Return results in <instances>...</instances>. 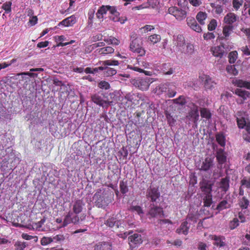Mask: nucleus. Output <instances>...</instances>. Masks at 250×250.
Instances as JSON below:
<instances>
[{"label":"nucleus","instance_id":"f257e3e1","mask_svg":"<svg viewBox=\"0 0 250 250\" xmlns=\"http://www.w3.org/2000/svg\"><path fill=\"white\" fill-rule=\"evenodd\" d=\"M84 206L85 203L82 200L78 199L73 202V212L69 211L65 216L62 226L65 227L70 223L78 224L83 221L84 219L85 216L83 215L79 216L78 214L83 211Z\"/></svg>","mask_w":250,"mask_h":250},{"label":"nucleus","instance_id":"f03ea898","mask_svg":"<svg viewBox=\"0 0 250 250\" xmlns=\"http://www.w3.org/2000/svg\"><path fill=\"white\" fill-rule=\"evenodd\" d=\"M91 98L93 102L103 107H108L112 103L108 100L107 97L100 92L92 95Z\"/></svg>","mask_w":250,"mask_h":250},{"label":"nucleus","instance_id":"7ed1b4c3","mask_svg":"<svg viewBox=\"0 0 250 250\" xmlns=\"http://www.w3.org/2000/svg\"><path fill=\"white\" fill-rule=\"evenodd\" d=\"M151 83L152 81L150 79L148 78L138 79L137 80H134L132 81V84L136 87H138L142 90H147Z\"/></svg>","mask_w":250,"mask_h":250},{"label":"nucleus","instance_id":"20e7f679","mask_svg":"<svg viewBox=\"0 0 250 250\" xmlns=\"http://www.w3.org/2000/svg\"><path fill=\"white\" fill-rule=\"evenodd\" d=\"M170 14L173 15L177 20L182 21L187 16V12L177 7H170L168 9Z\"/></svg>","mask_w":250,"mask_h":250},{"label":"nucleus","instance_id":"39448f33","mask_svg":"<svg viewBox=\"0 0 250 250\" xmlns=\"http://www.w3.org/2000/svg\"><path fill=\"white\" fill-rule=\"evenodd\" d=\"M107 226L110 228H113L114 226L116 227V229H119V231L121 232L124 231V224L120 221L118 220L114 217H111L108 218L104 223Z\"/></svg>","mask_w":250,"mask_h":250},{"label":"nucleus","instance_id":"423d86ee","mask_svg":"<svg viewBox=\"0 0 250 250\" xmlns=\"http://www.w3.org/2000/svg\"><path fill=\"white\" fill-rule=\"evenodd\" d=\"M160 194L157 188L150 187L146 190V197L147 199H150L152 202H156V200L160 197Z\"/></svg>","mask_w":250,"mask_h":250},{"label":"nucleus","instance_id":"0eeeda50","mask_svg":"<svg viewBox=\"0 0 250 250\" xmlns=\"http://www.w3.org/2000/svg\"><path fill=\"white\" fill-rule=\"evenodd\" d=\"M213 166V159L208 157L206 158L201 165L198 166V169L202 171H208Z\"/></svg>","mask_w":250,"mask_h":250},{"label":"nucleus","instance_id":"6e6552de","mask_svg":"<svg viewBox=\"0 0 250 250\" xmlns=\"http://www.w3.org/2000/svg\"><path fill=\"white\" fill-rule=\"evenodd\" d=\"M240 113L237 114V123L239 128H245L246 130L250 129V122L247 118L243 117Z\"/></svg>","mask_w":250,"mask_h":250},{"label":"nucleus","instance_id":"1a4fd4ad","mask_svg":"<svg viewBox=\"0 0 250 250\" xmlns=\"http://www.w3.org/2000/svg\"><path fill=\"white\" fill-rule=\"evenodd\" d=\"M187 118L193 122L195 125H197L199 118L198 106L194 105L191 108V110L189 112L188 115H187Z\"/></svg>","mask_w":250,"mask_h":250},{"label":"nucleus","instance_id":"9d476101","mask_svg":"<svg viewBox=\"0 0 250 250\" xmlns=\"http://www.w3.org/2000/svg\"><path fill=\"white\" fill-rule=\"evenodd\" d=\"M128 241L130 247L132 249L135 248L137 245L142 243L141 235L135 233L128 237Z\"/></svg>","mask_w":250,"mask_h":250},{"label":"nucleus","instance_id":"9b49d317","mask_svg":"<svg viewBox=\"0 0 250 250\" xmlns=\"http://www.w3.org/2000/svg\"><path fill=\"white\" fill-rule=\"evenodd\" d=\"M225 47L224 44L217 46L212 49V54L216 57L221 58L224 55L227 54V51L225 50Z\"/></svg>","mask_w":250,"mask_h":250},{"label":"nucleus","instance_id":"f8f14e48","mask_svg":"<svg viewBox=\"0 0 250 250\" xmlns=\"http://www.w3.org/2000/svg\"><path fill=\"white\" fill-rule=\"evenodd\" d=\"M187 23L188 26L194 31L200 33L202 31L200 26L197 23L195 19L193 17H188L187 19Z\"/></svg>","mask_w":250,"mask_h":250},{"label":"nucleus","instance_id":"ddd939ff","mask_svg":"<svg viewBox=\"0 0 250 250\" xmlns=\"http://www.w3.org/2000/svg\"><path fill=\"white\" fill-rule=\"evenodd\" d=\"M174 44L176 46L177 50L180 52L185 46V40L182 35H178L174 40Z\"/></svg>","mask_w":250,"mask_h":250},{"label":"nucleus","instance_id":"4468645a","mask_svg":"<svg viewBox=\"0 0 250 250\" xmlns=\"http://www.w3.org/2000/svg\"><path fill=\"white\" fill-rule=\"evenodd\" d=\"M148 214L151 217H162L164 215L163 208L157 206L151 207L149 209Z\"/></svg>","mask_w":250,"mask_h":250},{"label":"nucleus","instance_id":"2eb2a0df","mask_svg":"<svg viewBox=\"0 0 250 250\" xmlns=\"http://www.w3.org/2000/svg\"><path fill=\"white\" fill-rule=\"evenodd\" d=\"M93 198L95 200L96 205L98 208H104L107 205V203L105 201L104 196L96 193L94 194Z\"/></svg>","mask_w":250,"mask_h":250},{"label":"nucleus","instance_id":"dca6fc26","mask_svg":"<svg viewBox=\"0 0 250 250\" xmlns=\"http://www.w3.org/2000/svg\"><path fill=\"white\" fill-rule=\"evenodd\" d=\"M200 188L202 191L204 192L207 194H211L212 191V184L210 181L203 180L200 183Z\"/></svg>","mask_w":250,"mask_h":250},{"label":"nucleus","instance_id":"f3484780","mask_svg":"<svg viewBox=\"0 0 250 250\" xmlns=\"http://www.w3.org/2000/svg\"><path fill=\"white\" fill-rule=\"evenodd\" d=\"M216 157L219 164H224L227 161L226 154L222 148L217 150Z\"/></svg>","mask_w":250,"mask_h":250},{"label":"nucleus","instance_id":"a211bd4d","mask_svg":"<svg viewBox=\"0 0 250 250\" xmlns=\"http://www.w3.org/2000/svg\"><path fill=\"white\" fill-rule=\"evenodd\" d=\"M76 22V18L74 15L66 18L59 23V25H62L65 26H71Z\"/></svg>","mask_w":250,"mask_h":250},{"label":"nucleus","instance_id":"6ab92c4d","mask_svg":"<svg viewBox=\"0 0 250 250\" xmlns=\"http://www.w3.org/2000/svg\"><path fill=\"white\" fill-rule=\"evenodd\" d=\"M237 17L233 13H229L224 17V22L229 25H232L237 21Z\"/></svg>","mask_w":250,"mask_h":250},{"label":"nucleus","instance_id":"aec40b11","mask_svg":"<svg viewBox=\"0 0 250 250\" xmlns=\"http://www.w3.org/2000/svg\"><path fill=\"white\" fill-rule=\"evenodd\" d=\"M229 178L226 177L222 178L219 183V187L222 189L223 191L226 192L228 190L229 187Z\"/></svg>","mask_w":250,"mask_h":250},{"label":"nucleus","instance_id":"412c9836","mask_svg":"<svg viewBox=\"0 0 250 250\" xmlns=\"http://www.w3.org/2000/svg\"><path fill=\"white\" fill-rule=\"evenodd\" d=\"M235 93L242 98V99L241 100V102H239L240 104H242L243 101L246 100L247 98L249 97L250 95L249 92L246 90H243L241 89H237L235 90Z\"/></svg>","mask_w":250,"mask_h":250},{"label":"nucleus","instance_id":"4be33fe9","mask_svg":"<svg viewBox=\"0 0 250 250\" xmlns=\"http://www.w3.org/2000/svg\"><path fill=\"white\" fill-rule=\"evenodd\" d=\"M194 52V46L190 43H188L184 47V49L182 50H181L180 52L183 54L186 55L187 56L191 55Z\"/></svg>","mask_w":250,"mask_h":250},{"label":"nucleus","instance_id":"5701e85b","mask_svg":"<svg viewBox=\"0 0 250 250\" xmlns=\"http://www.w3.org/2000/svg\"><path fill=\"white\" fill-rule=\"evenodd\" d=\"M189 227L188 226V222L185 221L182 223L180 227L176 229V232L180 234L183 233L184 235H187L188 232Z\"/></svg>","mask_w":250,"mask_h":250},{"label":"nucleus","instance_id":"b1692460","mask_svg":"<svg viewBox=\"0 0 250 250\" xmlns=\"http://www.w3.org/2000/svg\"><path fill=\"white\" fill-rule=\"evenodd\" d=\"M216 83L209 76L205 77L204 86L206 89H212L214 87Z\"/></svg>","mask_w":250,"mask_h":250},{"label":"nucleus","instance_id":"393cba45","mask_svg":"<svg viewBox=\"0 0 250 250\" xmlns=\"http://www.w3.org/2000/svg\"><path fill=\"white\" fill-rule=\"evenodd\" d=\"M209 237L215 241L213 243L214 245L219 247H223L225 245V242L222 240L221 237L217 236L216 235H210Z\"/></svg>","mask_w":250,"mask_h":250},{"label":"nucleus","instance_id":"a878e982","mask_svg":"<svg viewBox=\"0 0 250 250\" xmlns=\"http://www.w3.org/2000/svg\"><path fill=\"white\" fill-rule=\"evenodd\" d=\"M231 207V202L223 200L217 205L216 209L219 211L229 208Z\"/></svg>","mask_w":250,"mask_h":250},{"label":"nucleus","instance_id":"bb28decb","mask_svg":"<svg viewBox=\"0 0 250 250\" xmlns=\"http://www.w3.org/2000/svg\"><path fill=\"white\" fill-rule=\"evenodd\" d=\"M196 19L201 25L205 24L204 21L207 18V14L205 12H199L196 15Z\"/></svg>","mask_w":250,"mask_h":250},{"label":"nucleus","instance_id":"cd10ccee","mask_svg":"<svg viewBox=\"0 0 250 250\" xmlns=\"http://www.w3.org/2000/svg\"><path fill=\"white\" fill-rule=\"evenodd\" d=\"M233 29V26L232 25H225L223 27V34L225 38L229 37Z\"/></svg>","mask_w":250,"mask_h":250},{"label":"nucleus","instance_id":"c85d7f7f","mask_svg":"<svg viewBox=\"0 0 250 250\" xmlns=\"http://www.w3.org/2000/svg\"><path fill=\"white\" fill-rule=\"evenodd\" d=\"M28 246V244L25 242L17 241L14 245L15 250H24Z\"/></svg>","mask_w":250,"mask_h":250},{"label":"nucleus","instance_id":"c756f323","mask_svg":"<svg viewBox=\"0 0 250 250\" xmlns=\"http://www.w3.org/2000/svg\"><path fill=\"white\" fill-rule=\"evenodd\" d=\"M98 51L100 54H107L113 53L114 49L110 46H107L100 48Z\"/></svg>","mask_w":250,"mask_h":250},{"label":"nucleus","instance_id":"7c9ffc66","mask_svg":"<svg viewBox=\"0 0 250 250\" xmlns=\"http://www.w3.org/2000/svg\"><path fill=\"white\" fill-rule=\"evenodd\" d=\"M204 206L205 207H209L212 203L211 194H207L203 199Z\"/></svg>","mask_w":250,"mask_h":250},{"label":"nucleus","instance_id":"2f4dec72","mask_svg":"<svg viewBox=\"0 0 250 250\" xmlns=\"http://www.w3.org/2000/svg\"><path fill=\"white\" fill-rule=\"evenodd\" d=\"M236 85L239 87H245L248 89H250V82L239 80L236 81Z\"/></svg>","mask_w":250,"mask_h":250},{"label":"nucleus","instance_id":"473e14b6","mask_svg":"<svg viewBox=\"0 0 250 250\" xmlns=\"http://www.w3.org/2000/svg\"><path fill=\"white\" fill-rule=\"evenodd\" d=\"M201 116L202 118H206L208 120L211 118V114L210 111L207 108H202L200 109Z\"/></svg>","mask_w":250,"mask_h":250},{"label":"nucleus","instance_id":"72a5a7b5","mask_svg":"<svg viewBox=\"0 0 250 250\" xmlns=\"http://www.w3.org/2000/svg\"><path fill=\"white\" fill-rule=\"evenodd\" d=\"M165 115H166V118L167 120V122H168V124H169V125L170 126H173L176 121V120L175 118H174L171 115L170 113H169V112H168L167 111H166L165 112Z\"/></svg>","mask_w":250,"mask_h":250},{"label":"nucleus","instance_id":"f704fd0d","mask_svg":"<svg viewBox=\"0 0 250 250\" xmlns=\"http://www.w3.org/2000/svg\"><path fill=\"white\" fill-rule=\"evenodd\" d=\"M117 73L116 70L112 68L108 67L107 66L105 67L104 71V75L106 77L113 76Z\"/></svg>","mask_w":250,"mask_h":250},{"label":"nucleus","instance_id":"c9c22d12","mask_svg":"<svg viewBox=\"0 0 250 250\" xmlns=\"http://www.w3.org/2000/svg\"><path fill=\"white\" fill-rule=\"evenodd\" d=\"M249 200L245 197H243L239 201V205L241 208H247L249 205Z\"/></svg>","mask_w":250,"mask_h":250},{"label":"nucleus","instance_id":"e433bc0d","mask_svg":"<svg viewBox=\"0 0 250 250\" xmlns=\"http://www.w3.org/2000/svg\"><path fill=\"white\" fill-rule=\"evenodd\" d=\"M141 46L139 44V40H134L131 41L130 44V49L133 51L135 52L136 49H138Z\"/></svg>","mask_w":250,"mask_h":250},{"label":"nucleus","instance_id":"4c0bfd02","mask_svg":"<svg viewBox=\"0 0 250 250\" xmlns=\"http://www.w3.org/2000/svg\"><path fill=\"white\" fill-rule=\"evenodd\" d=\"M161 36L159 35L154 34L149 36L148 40L153 44L156 43L161 41Z\"/></svg>","mask_w":250,"mask_h":250},{"label":"nucleus","instance_id":"58836bf2","mask_svg":"<svg viewBox=\"0 0 250 250\" xmlns=\"http://www.w3.org/2000/svg\"><path fill=\"white\" fill-rule=\"evenodd\" d=\"M120 191L123 194H125L128 191V188L126 182L123 181L120 183Z\"/></svg>","mask_w":250,"mask_h":250},{"label":"nucleus","instance_id":"ea45409f","mask_svg":"<svg viewBox=\"0 0 250 250\" xmlns=\"http://www.w3.org/2000/svg\"><path fill=\"white\" fill-rule=\"evenodd\" d=\"M226 70L228 73L233 75H236L238 73V71L235 68V66L234 65L227 66L226 67Z\"/></svg>","mask_w":250,"mask_h":250},{"label":"nucleus","instance_id":"a19ab883","mask_svg":"<svg viewBox=\"0 0 250 250\" xmlns=\"http://www.w3.org/2000/svg\"><path fill=\"white\" fill-rule=\"evenodd\" d=\"M216 140L218 143L222 146L225 145V139L222 134H218L216 135Z\"/></svg>","mask_w":250,"mask_h":250},{"label":"nucleus","instance_id":"79ce46f5","mask_svg":"<svg viewBox=\"0 0 250 250\" xmlns=\"http://www.w3.org/2000/svg\"><path fill=\"white\" fill-rule=\"evenodd\" d=\"M237 58V53L236 51H232L229 53V62L230 63H233Z\"/></svg>","mask_w":250,"mask_h":250},{"label":"nucleus","instance_id":"37998d69","mask_svg":"<svg viewBox=\"0 0 250 250\" xmlns=\"http://www.w3.org/2000/svg\"><path fill=\"white\" fill-rule=\"evenodd\" d=\"M98 87L101 89H104L105 90H107L110 88V86L109 83L104 81H101L98 83Z\"/></svg>","mask_w":250,"mask_h":250},{"label":"nucleus","instance_id":"c03bdc74","mask_svg":"<svg viewBox=\"0 0 250 250\" xmlns=\"http://www.w3.org/2000/svg\"><path fill=\"white\" fill-rule=\"evenodd\" d=\"M239 225V220L238 218H235L229 223V228L231 229H233Z\"/></svg>","mask_w":250,"mask_h":250},{"label":"nucleus","instance_id":"a18cd8bd","mask_svg":"<svg viewBox=\"0 0 250 250\" xmlns=\"http://www.w3.org/2000/svg\"><path fill=\"white\" fill-rule=\"evenodd\" d=\"M119 62L116 60H106L103 62V65L104 66L118 65Z\"/></svg>","mask_w":250,"mask_h":250},{"label":"nucleus","instance_id":"49530a36","mask_svg":"<svg viewBox=\"0 0 250 250\" xmlns=\"http://www.w3.org/2000/svg\"><path fill=\"white\" fill-rule=\"evenodd\" d=\"M64 239L65 237L62 234L57 235L52 238L53 242L60 243L63 242L64 240Z\"/></svg>","mask_w":250,"mask_h":250},{"label":"nucleus","instance_id":"de8ad7c7","mask_svg":"<svg viewBox=\"0 0 250 250\" xmlns=\"http://www.w3.org/2000/svg\"><path fill=\"white\" fill-rule=\"evenodd\" d=\"M217 26V21L215 19H212L210 21L208 26V30L209 31H213L215 30Z\"/></svg>","mask_w":250,"mask_h":250},{"label":"nucleus","instance_id":"09e8293b","mask_svg":"<svg viewBox=\"0 0 250 250\" xmlns=\"http://www.w3.org/2000/svg\"><path fill=\"white\" fill-rule=\"evenodd\" d=\"M130 69H132L136 71H138L141 73H144L146 75L151 76L152 75V72L148 71L143 70L142 69L138 68L137 67H129Z\"/></svg>","mask_w":250,"mask_h":250},{"label":"nucleus","instance_id":"8fccbe9b","mask_svg":"<svg viewBox=\"0 0 250 250\" xmlns=\"http://www.w3.org/2000/svg\"><path fill=\"white\" fill-rule=\"evenodd\" d=\"M12 3L10 1L4 3L2 6V8L5 11L6 13L11 12V6Z\"/></svg>","mask_w":250,"mask_h":250},{"label":"nucleus","instance_id":"3c124183","mask_svg":"<svg viewBox=\"0 0 250 250\" xmlns=\"http://www.w3.org/2000/svg\"><path fill=\"white\" fill-rule=\"evenodd\" d=\"M52 242H53L52 238L44 237L41 240V244L43 246H45Z\"/></svg>","mask_w":250,"mask_h":250},{"label":"nucleus","instance_id":"603ef678","mask_svg":"<svg viewBox=\"0 0 250 250\" xmlns=\"http://www.w3.org/2000/svg\"><path fill=\"white\" fill-rule=\"evenodd\" d=\"M130 210L132 211H136L138 213V214H141L143 213V210L140 206H132L130 207Z\"/></svg>","mask_w":250,"mask_h":250},{"label":"nucleus","instance_id":"864d4df0","mask_svg":"<svg viewBox=\"0 0 250 250\" xmlns=\"http://www.w3.org/2000/svg\"><path fill=\"white\" fill-rule=\"evenodd\" d=\"M241 183L242 186H244L248 188H250V179H247L246 178H244L241 180Z\"/></svg>","mask_w":250,"mask_h":250},{"label":"nucleus","instance_id":"5fc2aeb1","mask_svg":"<svg viewBox=\"0 0 250 250\" xmlns=\"http://www.w3.org/2000/svg\"><path fill=\"white\" fill-rule=\"evenodd\" d=\"M106 7H107V11H109L111 15H115V16H118L119 15V13L116 11V10L115 7H111V6H106Z\"/></svg>","mask_w":250,"mask_h":250},{"label":"nucleus","instance_id":"6e6d98bb","mask_svg":"<svg viewBox=\"0 0 250 250\" xmlns=\"http://www.w3.org/2000/svg\"><path fill=\"white\" fill-rule=\"evenodd\" d=\"M243 2V0L239 1L238 0H233L232 4L233 7L235 9L238 10L240 6L242 5Z\"/></svg>","mask_w":250,"mask_h":250},{"label":"nucleus","instance_id":"4d7b16f0","mask_svg":"<svg viewBox=\"0 0 250 250\" xmlns=\"http://www.w3.org/2000/svg\"><path fill=\"white\" fill-rule=\"evenodd\" d=\"M174 102L176 104H180L181 105H184L186 103V101L184 97L181 96L178 98L175 99Z\"/></svg>","mask_w":250,"mask_h":250},{"label":"nucleus","instance_id":"13d9d810","mask_svg":"<svg viewBox=\"0 0 250 250\" xmlns=\"http://www.w3.org/2000/svg\"><path fill=\"white\" fill-rule=\"evenodd\" d=\"M132 233V231H130L129 232H124V233H120L117 234L118 237L122 238L124 239H125L127 236Z\"/></svg>","mask_w":250,"mask_h":250},{"label":"nucleus","instance_id":"bf43d9fd","mask_svg":"<svg viewBox=\"0 0 250 250\" xmlns=\"http://www.w3.org/2000/svg\"><path fill=\"white\" fill-rule=\"evenodd\" d=\"M134 94L133 93H128L125 95V99L128 101L132 102L134 99Z\"/></svg>","mask_w":250,"mask_h":250},{"label":"nucleus","instance_id":"052dcab7","mask_svg":"<svg viewBox=\"0 0 250 250\" xmlns=\"http://www.w3.org/2000/svg\"><path fill=\"white\" fill-rule=\"evenodd\" d=\"M215 38V36L212 33L208 32L206 34H204V38L205 40H210L212 39H214Z\"/></svg>","mask_w":250,"mask_h":250},{"label":"nucleus","instance_id":"680f3d73","mask_svg":"<svg viewBox=\"0 0 250 250\" xmlns=\"http://www.w3.org/2000/svg\"><path fill=\"white\" fill-rule=\"evenodd\" d=\"M147 3L150 6L154 8L158 3V0H147Z\"/></svg>","mask_w":250,"mask_h":250},{"label":"nucleus","instance_id":"e2e57ef3","mask_svg":"<svg viewBox=\"0 0 250 250\" xmlns=\"http://www.w3.org/2000/svg\"><path fill=\"white\" fill-rule=\"evenodd\" d=\"M135 52L138 53L139 56H143L145 55L146 51L144 48L140 46L139 48H138V49H136Z\"/></svg>","mask_w":250,"mask_h":250},{"label":"nucleus","instance_id":"0e129e2a","mask_svg":"<svg viewBox=\"0 0 250 250\" xmlns=\"http://www.w3.org/2000/svg\"><path fill=\"white\" fill-rule=\"evenodd\" d=\"M198 248L199 250H207V245L202 242L198 243Z\"/></svg>","mask_w":250,"mask_h":250},{"label":"nucleus","instance_id":"69168bd1","mask_svg":"<svg viewBox=\"0 0 250 250\" xmlns=\"http://www.w3.org/2000/svg\"><path fill=\"white\" fill-rule=\"evenodd\" d=\"M189 3L194 6H199L202 2L200 0H188Z\"/></svg>","mask_w":250,"mask_h":250},{"label":"nucleus","instance_id":"338daca9","mask_svg":"<svg viewBox=\"0 0 250 250\" xmlns=\"http://www.w3.org/2000/svg\"><path fill=\"white\" fill-rule=\"evenodd\" d=\"M45 219L44 218L42 219L40 221L38 222L37 223H36L35 224V227H36V229H39L42 227V224H44L45 222Z\"/></svg>","mask_w":250,"mask_h":250},{"label":"nucleus","instance_id":"774afa93","mask_svg":"<svg viewBox=\"0 0 250 250\" xmlns=\"http://www.w3.org/2000/svg\"><path fill=\"white\" fill-rule=\"evenodd\" d=\"M38 21V18L37 16H33L29 21V22L31 24V25H35Z\"/></svg>","mask_w":250,"mask_h":250}]
</instances>
